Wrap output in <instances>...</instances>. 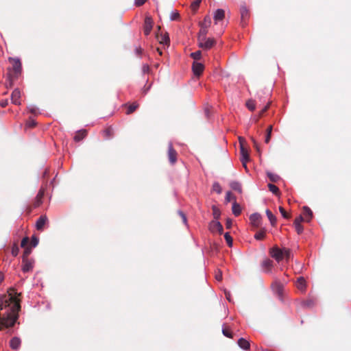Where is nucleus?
I'll return each mask as SVG.
<instances>
[{
	"label": "nucleus",
	"mask_w": 351,
	"mask_h": 351,
	"mask_svg": "<svg viewBox=\"0 0 351 351\" xmlns=\"http://www.w3.org/2000/svg\"><path fill=\"white\" fill-rule=\"evenodd\" d=\"M8 293V295H0V329L14 326L20 310L17 293L14 289Z\"/></svg>",
	"instance_id": "obj_1"
},
{
	"label": "nucleus",
	"mask_w": 351,
	"mask_h": 351,
	"mask_svg": "<svg viewBox=\"0 0 351 351\" xmlns=\"http://www.w3.org/2000/svg\"><path fill=\"white\" fill-rule=\"evenodd\" d=\"M215 44V40L213 38H206V36H198V46L204 49L208 50L211 49Z\"/></svg>",
	"instance_id": "obj_2"
},
{
	"label": "nucleus",
	"mask_w": 351,
	"mask_h": 351,
	"mask_svg": "<svg viewBox=\"0 0 351 351\" xmlns=\"http://www.w3.org/2000/svg\"><path fill=\"white\" fill-rule=\"evenodd\" d=\"M239 141L240 144V151H241V160L245 167H246V163L249 160L250 157L247 152V150L244 147L243 143H245V139L243 137H239Z\"/></svg>",
	"instance_id": "obj_3"
},
{
	"label": "nucleus",
	"mask_w": 351,
	"mask_h": 351,
	"mask_svg": "<svg viewBox=\"0 0 351 351\" xmlns=\"http://www.w3.org/2000/svg\"><path fill=\"white\" fill-rule=\"evenodd\" d=\"M269 254L278 263L283 259V248L280 249L277 246H274L270 250Z\"/></svg>",
	"instance_id": "obj_4"
},
{
	"label": "nucleus",
	"mask_w": 351,
	"mask_h": 351,
	"mask_svg": "<svg viewBox=\"0 0 351 351\" xmlns=\"http://www.w3.org/2000/svg\"><path fill=\"white\" fill-rule=\"evenodd\" d=\"M152 27H153L152 19L149 16H146V17L145 19L144 27H143L145 35L148 36L150 34V32L152 29Z\"/></svg>",
	"instance_id": "obj_5"
},
{
	"label": "nucleus",
	"mask_w": 351,
	"mask_h": 351,
	"mask_svg": "<svg viewBox=\"0 0 351 351\" xmlns=\"http://www.w3.org/2000/svg\"><path fill=\"white\" fill-rule=\"evenodd\" d=\"M168 157L169 160L171 164H174L176 162L177 152L173 148V144L171 142H169L168 145Z\"/></svg>",
	"instance_id": "obj_6"
},
{
	"label": "nucleus",
	"mask_w": 351,
	"mask_h": 351,
	"mask_svg": "<svg viewBox=\"0 0 351 351\" xmlns=\"http://www.w3.org/2000/svg\"><path fill=\"white\" fill-rule=\"evenodd\" d=\"M204 69V66L202 63L194 61L192 65L193 72L195 75L199 76Z\"/></svg>",
	"instance_id": "obj_7"
},
{
	"label": "nucleus",
	"mask_w": 351,
	"mask_h": 351,
	"mask_svg": "<svg viewBox=\"0 0 351 351\" xmlns=\"http://www.w3.org/2000/svg\"><path fill=\"white\" fill-rule=\"evenodd\" d=\"M250 220L253 226L258 228L261 223V215L258 213H253L250 216Z\"/></svg>",
	"instance_id": "obj_8"
},
{
	"label": "nucleus",
	"mask_w": 351,
	"mask_h": 351,
	"mask_svg": "<svg viewBox=\"0 0 351 351\" xmlns=\"http://www.w3.org/2000/svg\"><path fill=\"white\" fill-rule=\"evenodd\" d=\"M271 288L273 291L278 295L279 298H282V290H283V285L278 281H275L271 285Z\"/></svg>",
	"instance_id": "obj_9"
},
{
	"label": "nucleus",
	"mask_w": 351,
	"mask_h": 351,
	"mask_svg": "<svg viewBox=\"0 0 351 351\" xmlns=\"http://www.w3.org/2000/svg\"><path fill=\"white\" fill-rule=\"evenodd\" d=\"M21 91L19 90V88H15L12 93V95H11V100H12V102L15 104V105H21Z\"/></svg>",
	"instance_id": "obj_10"
},
{
	"label": "nucleus",
	"mask_w": 351,
	"mask_h": 351,
	"mask_svg": "<svg viewBox=\"0 0 351 351\" xmlns=\"http://www.w3.org/2000/svg\"><path fill=\"white\" fill-rule=\"evenodd\" d=\"M224 17L225 11L223 9H217L213 13V19L215 24H217L219 22L223 21Z\"/></svg>",
	"instance_id": "obj_11"
},
{
	"label": "nucleus",
	"mask_w": 351,
	"mask_h": 351,
	"mask_svg": "<svg viewBox=\"0 0 351 351\" xmlns=\"http://www.w3.org/2000/svg\"><path fill=\"white\" fill-rule=\"evenodd\" d=\"M210 228L212 231H218L219 234L223 232V226L219 221H213L210 224Z\"/></svg>",
	"instance_id": "obj_12"
},
{
	"label": "nucleus",
	"mask_w": 351,
	"mask_h": 351,
	"mask_svg": "<svg viewBox=\"0 0 351 351\" xmlns=\"http://www.w3.org/2000/svg\"><path fill=\"white\" fill-rule=\"evenodd\" d=\"M47 221V217L46 216H40L36 221V229L40 230L43 228L45 224Z\"/></svg>",
	"instance_id": "obj_13"
},
{
	"label": "nucleus",
	"mask_w": 351,
	"mask_h": 351,
	"mask_svg": "<svg viewBox=\"0 0 351 351\" xmlns=\"http://www.w3.org/2000/svg\"><path fill=\"white\" fill-rule=\"evenodd\" d=\"M303 215L305 221L309 222L313 217V212L308 206H304Z\"/></svg>",
	"instance_id": "obj_14"
},
{
	"label": "nucleus",
	"mask_w": 351,
	"mask_h": 351,
	"mask_svg": "<svg viewBox=\"0 0 351 351\" xmlns=\"http://www.w3.org/2000/svg\"><path fill=\"white\" fill-rule=\"evenodd\" d=\"M13 61L12 66L16 73H20L21 71V63L19 58H12Z\"/></svg>",
	"instance_id": "obj_15"
},
{
	"label": "nucleus",
	"mask_w": 351,
	"mask_h": 351,
	"mask_svg": "<svg viewBox=\"0 0 351 351\" xmlns=\"http://www.w3.org/2000/svg\"><path fill=\"white\" fill-rule=\"evenodd\" d=\"M21 341L19 337H13L10 341V347L14 350H17L20 348Z\"/></svg>",
	"instance_id": "obj_16"
},
{
	"label": "nucleus",
	"mask_w": 351,
	"mask_h": 351,
	"mask_svg": "<svg viewBox=\"0 0 351 351\" xmlns=\"http://www.w3.org/2000/svg\"><path fill=\"white\" fill-rule=\"evenodd\" d=\"M296 286L298 289L302 292H304L306 290V280L303 277H300L297 280Z\"/></svg>",
	"instance_id": "obj_17"
},
{
	"label": "nucleus",
	"mask_w": 351,
	"mask_h": 351,
	"mask_svg": "<svg viewBox=\"0 0 351 351\" xmlns=\"http://www.w3.org/2000/svg\"><path fill=\"white\" fill-rule=\"evenodd\" d=\"M242 24L244 25L245 21L249 17V10L245 5H242L240 9Z\"/></svg>",
	"instance_id": "obj_18"
},
{
	"label": "nucleus",
	"mask_w": 351,
	"mask_h": 351,
	"mask_svg": "<svg viewBox=\"0 0 351 351\" xmlns=\"http://www.w3.org/2000/svg\"><path fill=\"white\" fill-rule=\"evenodd\" d=\"M23 263L22 270L24 272H28L33 268L32 263L28 260H25V258H23Z\"/></svg>",
	"instance_id": "obj_19"
},
{
	"label": "nucleus",
	"mask_w": 351,
	"mask_h": 351,
	"mask_svg": "<svg viewBox=\"0 0 351 351\" xmlns=\"http://www.w3.org/2000/svg\"><path fill=\"white\" fill-rule=\"evenodd\" d=\"M238 345L239 346L243 349V350H247L250 348V343L248 341H247L244 338H240L238 340Z\"/></svg>",
	"instance_id": "obj_20"
},
{
	"label": "nucleus",
	"mask_w": 351,
	"mask_h": 351,
	"mask_svg": "<svg viewBox=\"0 0 351 351\" xmlns=\"http://www.w3.org/2000/svg\"><path fill=\"white\" fill-rule=\"evenodd\" d=\"M232 210L235 216H239L241 213V208L236 201L232 204Z\"/></svg>",
	"instance_id": "obj_21"
},
{
	"label": "nucleus",
	"mask_w": 351,
	"mask_h": 351,
	"mask_svg": "<svg viewBox=\"0 0 351 351\" xmlns=\"http://www.w3.org/2000/svg\"><path fill=\"white\" fill-rule=\"evenodd\" d=\"M230 186L232 189L238 191L239 193H242V187L240 182L237 181H232L230 182Z\"/></svg>",
	"instance_id": "obj_22"
},
{
	"label": "nucleus",
	"mask_w": 351,
	"mask_h": 351,
	"mask_svg": "<svg viewBox=\"0 0 351 351\" xmlns=\"http://www.w3.org/2000/svg\"><path fill=\"white\" fill-rule=\"evenodd\" d=\"M262 267L266 272L270 271L272 267V261L269 259L263 261L262 263Z\"/></svg>",
	"instance_id": "obj_23"
},
{
	"label": "nucleus",
	"mask_w": 351,
	"mask_h": 351,
	"mask_svg": "<svg viewBox=\"0 0 351 351\" xmlns=\"http://www.w3.org/2000/svg\"><path fill=\"white\" fill-rule=\"evenodd\" d=\"M265 213L268 217V219L270 221L271 225L273 226H275L276 223V217H275V215H274L273 213L269 209H267Z\"/></svg>",
	"instance_id": "obj_24"
},
{
	"label": "nucleus",
	"mask_w": 351,
	"mask_h": 351,
	"mask_svg": "<svg viewBox=\"0 0 351 351\" xmlns=\"http://www.w3.org/2000/svg\"><path fill=\"white\" fill-rule=\"evenodd\" d=\"M86 130H79L77 133L73 137V139L76 142H79L82 140L86 136Z\"/></svg>",
	"instance_id": "obj_25"
},
{
	"label": "nucleus",
	"mask_w": 351,
	"mask_h": 351,
	"mask_svg": "<svg viewBox=\"0 0 351 351\" xmlns=\"http://www.w3.org/2000/svg\"><path fill=\"white\" fill-rule=\"evenodd\" d=\"M272 125H269L267 129V131H266V136H265V143H268L270 141V138H271V132H272Z\"/></svg>",
	"instance_id": "obj_26"
},
{
	"label": "nucleus",
	"mask_w": 351,
	"mask_h": 351,
	"mask_svg": "<svg viewBox=\"0 0 351 351\" xmlns=\"http://www.w3.org/2000/svg\"><path fill=\"white\" fill-rule=\"evenodd\" d=\"M213 190L218 194H220L222 192L221 186L220 184L217 182H215L213 183Z\"/></svg>",
	"instance_id": "obj_27"
},
{
	"label": "nucleus",
	"mask_w": 351,
	"mask_h": 351,
	"mask_svg": "<svg viewBox=\"0 0 351 351\" xmlns=\"http://www.w3.org/2000/svg\"><path fill=\"white\" fill-rule=\"evenodd\" d=\"M44 196V191L42 190H40L36 195V206H38L41 204V199Z\"/></svg>",
	"instance_id": "obj_28"
},
{
	"label": "nucleus",
	"mask_w": 351,
	"mask_h": 351,
	"mask_svg": "<svg viewBox=\"0 0 351 351\" xmlns=\"http://www.w3.org/2000/svg\"><path fill=\"white\" fill-rule=\"evenodd\" d=\"M246 106L250 110L254 111L256 108L255 101L252 99L248 100L246 102Z\"/></svg>",
	"instance_id": "obj_29"
},
{
	"label": "nucleus",
	"mask_w": 351,
	"mask_h": 351,
	"mask_svg": "<svg viewBox=\"0 0 351 351\" xmlns=\"http://www.w3.org/2000/svg\"><path fill=\"white\" fill-rule=\"evenodd\" d=\"M138 107V104L136 102L133 103L132 104L130 105L127 110V114H131Z\"/></svg>",
	"instance_id": "obj_30"
},
{
	"label": "nucleus",
	"mask_w": 351,
	"mask_h": 351,
	"mask_svg": "<svg viewBox=\"0 0 351 351\" xmlns=\"http://www.w3.org/2000/svg\"><path fill=\"white\" fill-rule=\"evenodd\" d=\"M224 238H225V240H226L228 245L229 247H232V238L230 236V234H229V232H226L224 234Z\"/></svg>",
	"instance_id": "obj_31"
},
{
	"label": "nucleus",
	"mask_w": 351,
	"mask_h": 351,
	"mask_svg": "<svg viewBox=\"0 0 351 351\" xmlns=\"http://www.w3.org/2000/svg\"><path fill=\"white\" fill-rule=\"evenodd\" d=\"M231 200L236 201L235 197L232 196V193L230 191H228L226 194L225 201L226 203L230 202Z\"/></svg>",
	"instance_id": "obj_32"
},
{
	"label": "nucleus",
	"mask_w": 351,
	"mask_h": 351,
	"mask_svg": "<svg viewBox=\"0 0 351 351\" xmlns=\"http://www.w3.org/2000/svg\"><path fill=\"white\" fill-rule=\"evenodd\" d=\"M265 237V230H261L258 232H256L254 235V238L256 240H261Z\"/></svg>",
	"instance_id": "obj_33"
},
{
	"label": "nucleus",
	"mask_w": 351,
	"mask_h": 351,
	"mask_svg": "<svg viewBox=\"0 0 351 351\" xmlns=\"http://www.w3.org/2000/svg\"><path fill=\"white\" fill-rule=\"evenodd\" d=\"M268 188H269V191L274 194H277L279 191L278 188L273 184H269Z\"/></svg>",
	"instance_id": "obj_34"
},
{
	"label": "nucleus",
	"mask_w": 351,
	"mask_h": 351,
	"mask_svg": "<svg viewBox=\"0 0 351 351\" xmlns=\"http://www.w3.org/2000/svg\"><path fill=\"white\" fill-rule=\"evenodd\" d=\"M202 53L200 51H197L191 53V56L195 60H198L201 58Z\"/></svg>",
	"instance_id": "obj_35"
},
{
	"label": "nucleus",
	"mask_w": 351,
	"mask_h": 351,
	"mask_svg": "<svg viewBox=\"0 0 351 351\" xmlns=\"http://www.w3.org/2000/svg\"><path fill=\"white\" fill-rule=\"evenodd\" d=\"M295 228L298 234L302 233L304 228L303 226L300 223H294Z\"/></svg>",
	"instance_id": "obj_36"
},
{
	"label": "nucleus",
	"mask_w": 351,
	"mask_h": 351,
	"mask_svg": "<svg viewBox=\"0 0 351 351\" xmlns=\"http://www.w3.org/2000/svg\"><path fill=\"white\" fill-rule=\"evenodd\" d=\"M291 256V251L288 248H283V258L289 259Z\"/></svg>",
	"instance_id": "obj_37"
},
{
	"label": "nucleus",
	"mask_w": 351,
	"mask_h": 351,
	"mask_svg": "<svg viewBox=\"0 0 351 351\" xmlns=\"http://www.w3.org/2000/svg\"><path fill=\"white\" fill-rule=\"evenodd\" d=\"M28 110H29V111L31 113L34 114H37V112H38V108H37V107H36V106H34V105H30V106H28Z\"/></svg>",
	"instance_id": "obj_38"
},
{
	"label": "nucleus",
	"mask_w": 351,
	"mask_h": 351,
	"mask_svg": "<svg viewBox=\"0 0 351 351\" xmlns=\"http://www.w3.org/2000/svg\"><path fill=\"white\" fill-rule=\"evenodd\" d=\"M38 242H39V240L37 237H32V240H31V245L32 247H36L38 244Z\"/></svg>",
	"instance_id": "obj_39"
},
{
	"label": "nucleus",
	"mask_w": 351,
	"mask_h": 351,
	"mask_svg": "<svg viewBox=\"0 0 351 351\" xmlns=\"http://www.w3.org/2000/svg\"><path fill=\"white\" fill-rule=\"evenodd\" d=\"M200 3L201 0H195L194 1H193L191 3L192 9L196 10L199 7Z\"/></svg>",
	"instance_id": "obj_40"
},
{
	"label": "nucleus",
	"mask_w": 351,
	"mask_h": 351,
	"mask_svg": "<svg viewBox=\"0 0 351 351\" xmlns=\"http://www.w3.org/2000/svg\"><path fill=\"white\" fill-rule=\"evenodd\" d=\"M169 41V38L168 37V36L167 35H163L161 36V40H160V43H162V44H167Z\"/></svg>",
	"instance_id": "obj_41"
},
{
	"label": "nucleus",
	"mask_w": 351,
	"mask_h": 351,
	"mask_svg": "<svg viewBox=\"0 0 351 351\" xmlns=\"http://www.w3.org/2000/svg\"><path fill=\"white\" fill-rule=\"evenodd\" d=\"M279 210L282 215V216L285 218V219H288L289 217V215L287 213V212L285 210V209L280 206L279 207Z\"/></svg>",
	"instance_id": "obj_42"
},
{
	"label": "nucleus",
	"mask_w": 351,
	"mask_h": 351,
	"mask_svg": "<svg viewBox=\"0 0 351 351\" xmlns=\"http://www.w3.org/2000/svg\"><path fill=\"white\" fill-rule=\"evenodd\" d=\"M179 16V14L176 12H172L170 14V20L174 21L176 20Z\"/></svg>",
	"instance_id": "obj_43"
},
{
	"label": "nucleus",
	"mask_w": 351,
	"mask_h": 351,
	"mask_svg": "<svg viewBox=\"0 0 351 351\" xmlns=\"http://www.w3.org/2000/svg\"><path fill=\"white\" fill-rule=\"evenodd\" d=\"M210 23H211L210 17V16H206L205 19H204V23H205L206 27H208L210 25Z\"/></svg>",
	"instance_id": "obj_44"
},
{
	"label": "nucleus",
	"mask_w": 351,
	"mask_h": 351,
	"mask_svg": "<svg viewBox=\"0 0 351 351\" xmlns=\"http://www.w3.org/2000/svg\"><path fill=\"white\" fill-rule=\"evenodd\" d=\"M303 221H305L304 217H302V215H300L298 217H297L295 219L294 223H300V224H301V222Z\"/></svg>",
	"instance_id": "obj_45"
},
{
	"label": "nucleus",
	"mask_w": 351,
	"mask_h": 351,
	"mask_svg": "<svg viewBox=\"0 0 351 351\" xmlns=\"http://www.w3.org/2000/svg\"><path fill=\"white\" fill-rule=\"evenodd\" d=\"M146 0H134V4L136 6L143 5L145 3Z\"/></svg>",
	"instance_id": "obj_46"
},
{
	"label": "nucleus",
	"mask_w": 351,
	"mask_h": 351,
	"mask_svg": "<svg viewBox=\"0 0 351 351\" xmlns=\"http://www.w3.org/2000/svg\"><path fill=\"white\" fill-rule=\"evenodd\" d=\"M28 241H29V239L27 237L23 238L21 243V247H24L27 244Z\"/></svg>",
	"instance_id": "obj_47"
},
{
	"label": "nucleus",
	"mask_w": 351,
	"mask_h": 351,
	"mask_svg": "<svg viewBox=\"0 0 351 351\" xmlns=\"http://www.w3.org/2000/svg\"><path fill=\"white\" fill-rule=\"evenodd\" d=\"M206 28L207 27H205V28L201 29V30L199 32V36H203L204 35V36H206V33H207Z\"/></svg>",
	"instance_id": "obj_48"
},
{
	"label": "nucleus",
	"mask_w": 351,
	"mask_h": 351,
	"mask_svg": "<svg viewBox=\"0 0 351 351\" xmlns=\"http://www.w3.org/2000/svg\"><path fill=\"white\" fill-rule=\"evenodd\" d=\"M215 278H216V280H218V281L221 280V279H222V274H221L220 271H219L218 273H217V274H215Z\"/></svg>",
	"instance_id": "obj_49"
},
{
	"label": "nucleus",
	"mask_w": 351,
	"mask_h": 351,
	"mask_svg": "<svg viewBox=\"0 0 351 351\" xmlns=\"http://www.w3.org/2000/svg\"><path fill=\"white\" fill-rule=\"evenodd\" d=\"M232 220L230 219H227L226 226L227 228H230L232 226Z\"/></svg>",
	"instance_id": "obj_50"
},
{
	"label": "nucleus",
	"mask_w": 351,
	"mask_h": 351,
	"mask_svg": "<svg viewBox=\"0 0 351 351\" xmlns=\"http://www.w3.org/2000/svg\"><path fill=\"white\" fill-rule=\"evenodd\" d=\"M222 332L226 337H231V334L228 330L223 329Z\"/></svg>",
	"instance_id": "obj_51"
},
{
	"label": "nucleus",
	"mask_w": 351,
	"mask_h": 351,
	"mask_svg": "<svg viewBox=\"0 0 351 351\" xmlns=\"http://www.w3.org/2000/svg\"><path fill=\"white\" fill-rule=\"evenodd\" d=\"M27 124L29 127H33L36 125V122L34 121V120H30L27 122Z\"/></svg>",
	"instance_id": "obj_52"
},
{
	"label": "nucleus",
	"mask_w": 351,
	"mask_h": 351,
	"mask_svg": "<svg viewBox=\"0 0 351 351\" xmlns=\"http://www.w3.org/2000/svg\"><path fill=\"white\" fill-rule=\"evenodd\" d=\"M268 176H269V177L270 178V179H271V181L275 182V181L276 180V178L277 176L273 175V174H271V173H269V174H268Z\"/></svg>",
	"instance_id": "obj_53"
},
{
	"label": "nucleus",
	"mask_w": 351,
	"mask_h": 351,
	"mask_svg": "<svg viewBox=\"0 0 351 351\" xmlns=\"http://www.w3.org/2000/svg\"><path fill=\"white\" fill-rule=\"evenodd\" d=\"M268 108H269V104L263 108V110H261V112L260 113V116H261L263 113H264L265 111H267Z\"/></svg>",
	"instance_id": "obj_54"
},
{
	"label": "nucleus",
	"mask_w": 351,
	"mask_h": 351,
	"mask_svg": "<svg viewBox=\"0 0 351 351\" xmlns=\"http://www.w3.org/2000/svg\"><path fill=\"white\" fill-rule=\"evenodd\" d=\"M213 210H214V215H215V218H218L219 216V213L217 212V209L215 207H213Z\"/></svg>",
	"instance_id": "obj_55"
},
{
	"label": "nucleus",
	"mask_w": 351,
	"mask_h": 351,
	"mask_svg": "<svg viewBox=\"0 0 351 351\" xmlns=\"http://www.w3.org/2000/svg\"><path fill=\"white\" fill-rule=\"evenodd\" d=\"M104 133L108 137L110 135V129H107V130L104 131Z\"/></svg>",
	"instance_id": "obj_56"
},
{
	"label": "nucleus",
	"mask_w": 351,
	"mask_h": 351,
	"mask_svg": "<svg viewBox=\"0 0 351 351\" xmlns=\"http://www.w3.org/2000/svg\"><path fill=\"white\" fill-rule=\"evenodd\" d=\"M252 140L253 141V143H254V146L256 148V149L258 151V144L256 143V141L253 138H252Z\"/></svg>",
	"instance_id": "obj_57"
},
{
	"label": "nucleus",
	"mask_w": 351,
	"mask_h": 351,
	"mask_svg": "<svg viewBox=\"0 0 351 351\" xmlns=\"http://www.w3.org/2000/svg\"><path fill=\"white\" fill-rule=\"evenodd\" d=\"M12 253L14 256H16L18 254V249H16V250L14 249H12Z\"/></svg>",
	"instance_id": "obj_58"
},
{
	"label": "nucleus",
	"mask_w": 351,
	"mask_h": 351,
	"mask_svg": "<svg viewBox=\"0 0 351 351\" xmlns=\"http://www.w3.org/2000/svg\"><path fill=\"white\" fill-rule=\"evenodd\" d=\"M29 253H30V251L29 250V249H25V252H24V255L25 256H28Z\"/></svg>",
	"instance_id": "obj_59"
},
{
	"label": "nucleus",
	"mask_w": 351,
	"mask_h": 351,
	"mask_svg": "<svg viewBox=\"0 0 351 351\" xmlns=\"http://www.w3.org/2000/svg\"><path fill=\"white\" fill-rule=\"evenodd\" d=\"M182 219V221H183V223L186 225H187V219H186V216H183V218Z\"/></svg>",
	"instance_id": "obj_60"
},
{
	"label": "nucleus",
	"mask_w": 351,
	"mask_h": 351,
	"mask_svg": "<svg viewBox=\"0 0 351 351\" xmlns=\"http://www.w3.org/2000/svg\"><path fill=\"white\" fill-rule=\"evenodd\" d=\"M3 275L2 273L0 272V283L3 281Z\"/></svg>",
	"instance_id": "obj_61"
},
{
	"label": "nucleus",
	"mask_w": 351,
	"mask_h": 351,
	"mask_svg": "<svg viewBox=\"0 0 351 351\" xmlns=\"http://www.w3.org/2000/svg\"><path fill=\"white\" fill-rule=\"evenodd\" d=\"M179 215L182 218H183V216H186L182 211H178Z\"/></svg>",
	"instance_id": "obj_62"
},
{
	"label": "nucleus",
	"mask_w": 351,
	"mask_h": 351,
	"mask_svg": "<svg viewBox=\"0 0 351 351\" xmlns=\"http://www.w3.org/2000/svg\"><path fill=\"white\" fill-rule=\"evenodd\" d=\"M226 298L230 301V294H226Z\"/></svg>",
	"instance_id": "obj_63"
},
{
	"label": "nucleus",
	"mask_w": 351,
	"mask_h": 351,
	"mask_svg": "<svg viewBox=\"0 0 351 351\" xmlns=\"http://www.w3.org/2000/svg\"><path fill=\"white\" fill-rule=\"evenodd\" d=\"M206 114L207 117H208V112L207 110H206Z\"/></svg>",
	"instance_id": "obj_64"
}]
</instances>
